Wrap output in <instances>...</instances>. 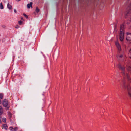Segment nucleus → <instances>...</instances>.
Here are the masks:
<instances>
[{
	"instance_id": "obj_1",
	"label": "nucleus",
	"mask_w": 131,
	"mask_h": 131,
	"mask_svg": "<svg viewBox=\"0 0 131 131\" xmlns=\"http://www.w3.org/2000/svg\"><path fill=\"white\" fill-rule=\"evenodd\" d=\"M115 44L118 49L117 53L116 55V57L119 60H120L123 57V55L121 46L118 41L115 42Z\"/></svg>"
},
{
	"instance_id": "obj_2",
	"label": "nucleus",
	"mask_w": 131,
	"mask_h": 131,
	"mask_svg": "<svg viewBox=\"0 0 131 131\" xmlns=\"http://www.w3.org/2000/svg\"><path fill=\"white\" fill-rule=\"evenodd\" d=\"M125 19L130 21L131 20V3L128 7V10L127 11L125 14Z\"/></svg>"
},
{
	"instance_id": "obj_3",
	"label": "nucleus",
	"mask_w": 131,
	"mask_h": 131,
	"mask_svg": "<svg viewBox=\"0 0 131 131\" xmlns=\"http://www.w3.org/2000/svg\"><path fill=\"white\" fill-rule=\"evenodd\" d=\"M123 25H121L120 29L119 34V39L120 41L122 42L123 41Z\"/></svg>"
},
{
	"instance_id": "obj_4",
	"label": "nucleus",
	"mask_w": 131,
	"mask_h": 131,
	"mask_svg": "<svg viewBox=\"0 0 131 131\" xmlns=\"http://www.w3.org/2000/svg\"><path fill=\"white\" fill-rule=\"evenodd\" d=\"M126 35V40L130 43H131V33L127 32Z\"/></svg>"
},
{
	"instance_id": "obj_5",
	"label": "nucleus",
	"mask_w": 131,
	"mask_h": 131,
	"mask_svg": "<svg viewBox=\"0 0 131 131\" xmlns=\"http://www.w3.org/2000/svg\"><path fill=\"white\" fill-rule=\"evenodd\" d=\"M127 69L131 73V62L128 61L127 62Z\"/></svg>"
},
{
	"instance_id": "obj_6",
	"label": "nucleus",
	"mask_w": 131,
	"mask_h": 131,
	"mask_svg": "<svg viewBox=\"0 0 131 131\" xmlns=\"http://www.w3.org/2000/svg\"><path fill=\"white\" fill-rule=\"evenodd\" d=\"M8 101L6 99L4 100L3 103V106L6 107L8 105Z\"/></svg>"
},
{
	"instance_id": "obj_7",
	"label": "nucleus",
	"mask_w": 131,
	"mask_h": 131,
	"mask_svg": "<svg viewBox=\"0 0 131 131\" xmlns=\"http://www.w3.org/2000/svg\"><path fill=\"white\" fill-rule=\"evenodd\" d=\"M125 68L123 66V70H124V69H125ZM124 75H125V77L129 81H130V80L131 78L129 77V75L128 74L126 73V74H125L124 73V72H123V76H124Z\"/></svg>"
},
{
	"instance_id": "obj_8",
	"label": "nucleus",
	"mask_w": 131,
	"mask_h": 131,
	"mask_svg": "<svg viewBox=\"0 0 131 131\" xmlns=\"http://www.w3.org/2000/svg\"><path fill=\"white\" fill-rule=\"evenodd\" d=\"M127 87L128 94L129 96L131 98V89L129 85L127 86Z\"/></svg>"
},
{
	"instance_id": "obj_9",
	"label": "nucleus",
	"mask_w": 131,
	"mask_h": 131,
	"mask_svg": "<svg viewBox=\"0 0 131 131\" xmlns=\"http://www.w3.org/2000/svg\"><path fill=\"white\" fill-rule=\"evenodd\" d=\"M10 129L12 131H16L18 130V128L17 127H15L14 128L12 127H10Z\"/></svg>"
},
{
	"instance_id": "obj_10",
	"label": "nucleus",
	"mask_w": 131,
	"mask_h": 131,
	"mask_svg": "<svg viewBox=\"0 0 131 131\" xmlns=\"http://www.w3.org/2000/svg\"><path fill=\"white\" fill-rule=\"evenodd\" d=\"M127 49L129 50V55L130 58L131 59V47L130 48L128 47L127 48Z\"/></svg>"
},
{
	"instance_id": "obj_11",
	"label": "nucleus",
	"mask_w": 131,
	"mask_h": 131,
	"mask_svg": "<svg viewBox=\"0 0 131 131\" xmlns=\"http://www.w3.org/2000/svg\"><path fill=\"white\" fill-rule=\"evenodd\" d=\"M32 2H30L29 4H28L27 5V7L28 8H29L30 7H32Z\"/></svg>"
},
{
	"instance_id": "obj_12",
	"label": "nucleus",
	"mask_w": 131,
	"mask_h": 131,
	"mask_svg": "<svg viewBox=\"0 0 131 131\" xmlns=\"http://www.w3.org/2000/svg\"><path fill=\"white\" fill-rule=\"evenodd\" d=\"M7 7L9 10L12 9V6L9 3H8L7 4Z\"/></svg>"
},
{
	"instance_id": "obj_13",
	"label": "nucleus",
	"mask_w": 131,
	"mask_h": 131,
	"mask_svg": "<svg viewBox=\"0 0 131 131\" xmlns=\"http://www.w3.org/2000/svg\"><path fill=\"white\" fill-rule=\"evenodd\" d=\"M2 128H4L6 130L7 129V126L6 124H4L3 125V126L2 127Z\"/></svg>"
},
{
	"instance_id": "obj_14",
	"label": "nucleus",
	"mask_w": 131,
	"mask_h": 131,
	"mask_svg": "<svg viewBox=\"0 0 131 131\" xmlns=\"http://www.w3.org/2000/svg\"><path fill=\"white\" fill-rule=\"evenodd\" d=\"M118 67L119 69L122 70H123V68L122 67V65H121L120 63H119L118 65Z\"/></svg>"
},
{
	"instance_id": "obj_15",
	"label": "nucleus",
	"mask_w": 131,
	"mask_h": 131,
	"mask_svg": "<svg viewBox=\"0 0 131 131\" xmlns=\"http://www.w3.org/2000/svg\"><path fill=\"white\" fill-rule=\"evenodd\" d=\"M3 112V110L2 107L0 106V115H1Z\"/></svg>"
},
{
	"instance_id": "obj_16",
	"label": "nucleus",
	"mask_w": 131,
	"mask_h": 131,
	"mask_svg": "<svg viewBox=\"0 0 131 131\" xmlns=\"http://www.w3.org/2000/svg\"><path fill=\"white\" fill-rule=\"evenodd\" d=\"M3 5L2 3L1 2L0 4V9H3Z\"/></svg>"
},
{
	"instance_id": "obj_17",
	"label": "nucleus",
	"mask_w": 131,
	"mask_h": 131,
	"mask_svg": "<svg viewBox=\"0 0 131 131\" xmlns=\"http://www.w3.org/2000/svg\"><path fill=\"white\" fill-rule=\"evenodd\" d=\"M39 11V9L38 8V7H36V11L38 13Z\"/></svg>"
},
{
	"instance_id": "obj_18",
	"label": "nucleus",
	"mask_w": 131,
	"mask_h": 131,
	"mask_svg": "<svg viewBox=\"0 0 131 131\" xmlns=\"http://www.w3.org/2000/svg\"><path fill=\"white\" fill-rule=\"evenodd\" d=\"M2 121L5 122H6V119L5 118H3L2 119Z\"/></svg>"
},
{
	"instance_id": "obj_19",
	"label": "nucleus",
	"mask_w": 131,
	"mask_h": 131,
	"mask_svg": "<svg viewBox=\"0 0 131 131\" xmlns=\"http://www.w3.org/2000/svg\"><path fill=\"white\" fill-rule=\"evenodd\" d=\"M3 97V95L2 94H0V99H2Z\"/></svg>"
},
{
	"instance_id": "obj_20",
	"label": "nucleus",
	"mask_w": 131,
	"mask_h": 131,
	"mask_svg": "<svg viewBox=\"0 0 131 131\" xmlns=\"http://www.w3.org/2000/svg\"><path fill=\"white\" fill-rule=\"evenodd\" d=\"M23 15L27 18H28V16L27 15H26V14H23Z\"/></svg>"
},
{
	"instance_id": "obj_21",
	"label": "nucleus",
	"mask_w": 131,
	"mask_h": 131,
	"mask_svg": "<svg viewBox=\"0 0 131 131\" xmlns=\"http://www.w3.org/2000/svg\"><path fill=\"white\" fill-rule=\"evenodd\" d=\"M8 114L10 116V117H11V113L10 112H9L8 113Z\"/></svg>"
},
{
	"instance_id": "obj_22",
	"label": "nucleus",
	"mask_w": 131,
	"mask_h": 131,
	"mask_svg": "<svg viewBox=\"0 0 131 131\" xmlns=\"http://www.w3.org/2000/svg\"><path fill=\"white\" fill-rule=\"evenodd\" d=\"M22 23V22L21 21H19V24L20 25H21V23Z\"/></svg>"
},
{
	"instance_id": "obj_23",
	"label": "nucleus",
	"mask_w": 131,
	"mask_h": 131,
	"mask_svg": "<svg viewBox=\"0 0 131 131\" xmlns=\"http://www.w3.org/2000/svg\"><path fill=\"white\" fill-rule=\"evenodd\" d=\"M2 28H5L6 27V26H5L4 25H3L2 26Z\"/></svg>"
},
{
	"instance_id": "obj_24",
	"label": "nucleus",
	"mask_w": 131,
	"mask_h": 131,
	"mask_svg": "<svg viewBox=\"0 0 131 131\" xmlns=\"http://www.w3.org/2000/svg\"><path fill=\"white\" fill-rule=\"evenodd\" d=\"M15 28H19V26H17L15 27Z\"/></svg>"
},
{
	"instance_id": "obj_25",
	"label": "nucleus",
	"mask_w": 131,
	"mask_h": 131,
	"mask_svg": "<svg viewBox=\"0 0 131 131\" xmlns=\"http://www.w3.org/2000/svg\"><path fill=\"white\" fill-rule=\"evenodd\" d=\"M14 12L15 13H16L17 11L15 9L14 10Z\"/></svg>"
},
{
	"instance_id": "obj_26",
	"label": "nucleus",
	"mask_w": 131,
	"mask_h": 131,
	"mask_svg": "<svg viewBox=\"0 0 131 131\" xmlns=\"http://www.w3.org/2000/svg\"><path fill=\"white\" fill-rule=\"evenodd\" d=\"M1 116L0 115V122H1Z\"/></svg>"
},
{
	"instance_id": "obj_27",
	"label": "nucleus",
	"mask_w": 131,
	"mask_h": 131,
	"mask_svg": "<svg viewBox=\"0 0 131 131\" xmlns=\"http://www.w3.org/2000/svg\"><path fill=\"white\" fill-rule=\"evenodd\" d=\"M16 1H21V0H16Z\"/></svg>"
},
{
	"instance_id": "obj_28",
	"label": "nucleus",
	"mask_w": 131,
	"mask_h": 131,
	"mask_svg": "<svg viewBox=\"0 0 131 131\" xmlns=\"http://www.w3.org/2000/svg\"><path fill=\"white\" fill-rule=\"evenodd\" d=\"M1 103V99H0V104Z\"/></svg>"
},
{
	"instance_id": "obj_29",
	"label": "nucleus",
	"mask_w": 131,
	"mask_h": 131,
	"mask_svg": "<svg viewBox=\"0 0 131 131\" xmlns=\"http://www.w3.org/2000/svg\"><path fill=\"white\" fill-rule=\"evenodd\" d=\"M123 60H124V57H123Z\"/></svg>"
},
{
	"instance_id": "obj_30",
	"label": "nucleus",
	"mask_w": 131,
	"mask_h": 131,
	"mask_svg": "<svg viewBox=\"0 0 131 131\" xmlns=\"http://www.w3.org/2000/svg\"><path fill=\"white\" fill-rule=\"evenodd\" d=\"M123 34H124V32H123Z\"/></svg>"
},
{
	"instance_id": "obj_31",
	"label": "nucleus",
	"mask_w": 131,
	"mask_h": 131,
	"mask_svg": "<svg viewBox=\"0 0 131 131\" xmlns=\"http://www.w3.org/2000/svg\"><path fill=\"white\" fill-rule=\"evenodd\" d=\"M123 87L124 86V84H123Z\"/></svg>"
},
{
	"instance_id": "obj_32",
	"label": "nucleus",
	"mask_w": 131,
	"mask_h": 131,
	"mask_svg": "<svg viewBox=\"0 0 131 131\" xmlns=\"http://www.w3.org/2000/svg\"><path fill=\"white\" fill-rule=\"evenodd\" d=\"M123 26H124V25H123Z\"/></svg>"
}]
</instances>
